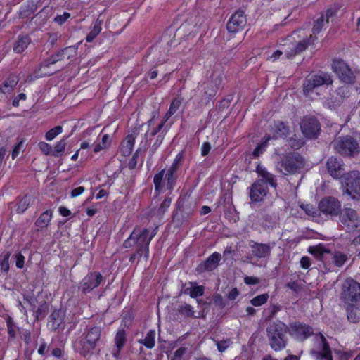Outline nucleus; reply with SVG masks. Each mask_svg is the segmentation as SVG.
<instances>
[{"instance_id": "obj_1", "label": "nucleus", "mask_w": 360, "mask_h": 360, "mask_svg": "<svg viewBox=\"0 0 360 360\" xmlns=\"http://www.w3.org/2000/svg\"><path fill=\"white\" fill-rule=\"evenodd\" d=\"M158 228L150 231L148 228L141 229L136 226L131 231L130 236L124 240L122 246L124 248L135 249L129 257V262L134 263L137 259L136 264L139 259L143 256L146 259L149 257V245L152 239L157 234Z\"/></svg>"}, {"instance_id": "obj_2", "label": "nucleus", "mask_w": 360, "mask_h": 360, "mask_svg": "<svg viewBox=\"0 0 360 360\" xmlns=\"http://www.w3.org/2000/svg\"><path fill=\"white\" fill-rule=\"evenodd\" d=\"M287 332H288V326L281 321H274L268 325L266 334L271 349L278 352L286 347L288 343Z\"/></svg>"}, {"instance_id": "obj_3", "label": "nucleus", "mask_w": 360, "mask_h": 360, "mask_svg": "<svg viewBox=\"0 0 360 360\" xmlns=\"http://www.w3.org/2000/svg\"><path fill=\"white\" fill-rule=\"evenodd\" d=\"M101 328L94 326L88 329L84 337L75 342V349L82 356L86 357L94 354L97 346L101 343Z\"/></svg>"}, {"instance_id": "obj_4", "label": "nucleus", "mask_w": 360, "mask_h": 360, "mask_svg": "<svg viewBox=\"0 0 360 360\" xmlns=\"http://www.w3.org/2000/svg\"><path fill=\"white\" fill-rule=\"evenodd\" d=\"M305 166L304 158L297 152L286 153L278 162L276 168L284 175L300 174Z\"/></svg>"}, {"instance_id": "obj_5", "label": "nucleus", "mask_w": 360, "mask_h": 360, "mask_svg": "<svg viewBox=\"0 0 360 360\" xmlns=\"http://www.w3.org/2000/svg\"><path fill=\"white\" fill-rule=\"evenodd\" d=\"M332 70L342 83L347 85H353L356 83L359 72L352 70L342 59L334 58L332 62Z\"/></svg>"}, {"instance_id": "obj_6", "label": "nucleus", "mask_w": 360, "mask_h": 360, "mask_svg": "<svg viewBox=\"0 0 360 360\" xmlns=\"http://www.w3.org/2000/svg\"><path fill=\"white\" fill-rule=\"evenodd\" d=\"M332 143L336 151L343 156L352 157L359 153L358 141L352 136L339 137Z\"/></svg>"}, {"instance_id": "obj_7", "label": "nucleus", "mask_w": 360, "mask_h": 360, "mask_svg": "<svg viewBox=\"0 0 360 360\" xmlns=\"http://www.w3.org/2000/svg\"><path fill=\"white\" fill-rule=\"evenodd\" d=\"M340 226L347 233L354 232L360 227V217L354 209L345 207L339 214Z\"/></svg>"}, {"instance_id": "obj_8", "label": "nucleus", "mask_w": 360, "mask_h": 360, "mask_svg": "<svg viewBox=\"0 0 360 360\" xmlns=\"http://www.w3.org/2000/svg\"><path fill=\"white\" fill-rule=\"evenodd\" d=\"M333 82L330 73L321 72L319 75H313L308 76L303 84V93L307 96L313 91V90L322 85H331Z\"/></svg>"}, {"instance_id": "obj_9", "label": "nucleus", "mask_w": 360, "mask_h": 360, "mask_svg": "<svg viewBox=\"0 0 360 360\" xmlns=\"http://www.w3.org/2000/svg\"><path fill=\"white\" fill-rule=\"evenodd\" d=\"M341 300L344 304L360 302V283L347 278L342 285Z\"/></svg>"}, {"instance_id": "obj_10", "label": "nucleus", "mask_w": 360, "mask_h": 360, "mask_svg": "<svg viewBox=\"0 0 360 360\" xmlns=\"http://www.w3.org/2000/svg\"><path fill=\"white\" fill-rule=\"evenodd\" d=\"M344 183L346 193L353 199H360V172L354 170L345 174Z\"/></svg>"}, {"instance_id": "obj_11", "label": "nucleus", "mask_w": 360, "mask_h": 360, "mask_svg": "<svg viewBox=\"0 0 360 360\" xmlns=\"http://www.w3.org/2000/svg\"><path fill=\"white\" fill-rule=\"evenodd\" d=\"M289 334L295 340L303 342L314 334L310 326L300 321H294L288 326Z\"/></svg>"}, {"instance_id": "obj_12", "label": "nucleus", "mask_w": 360, "mask_h": 360, "mask_svg": "<svg viewBox=\"0 0 360 360\" xmlns=\"http://www.w3.org/2000/svg\"><path fill=\"white\" fill-rule=\"evenodd\" d=\"M300 128L307 139H316L321 131V124L314 116H305L300 122Z\"/></svg>"}, {"instance_id": "obj_13", "label": "nucleus", "mask_w": 360, "mask_h": 360, "mask_svg": "<svg viewBox=\"0 0 360 360\" xmlns=\"http://www.w3.org/2000/svg\"><path fill=\"white\" fill-rule=\"evenodd\" d=\"M319 210L325 215L338 216L341 212V204L334 197H326L319 203Z\"/></svg>"}, {"instance_id": "obj_14", "label": "nucleus", "mask_w": 360, "mask_h": 360, "mask_svg": "<svg viewBox=\"0 0 360 360\" xmlns=\"http://www.w3.org/2000/svg\"><path fill=\"white\" fill-rule=\"evenodd\" d=\"M103 280V277L100 272H90L79 283V288L83 293L86 294L97 288Z\"/></svg>"}, {"instance_id": "obj_15", "label": "nucleus", "mask_w": 360, "mask_h": 360, "mask_svg": "<svg viewBox=\"0 0 360 360\" xmlns=\"http://www.w3.org/2000/svg\"><path fill=\"white\" fill-rule=\"evenodd\" d=\"M247 19L244 11L238 9L230 18L226 29L230 33H236L243 30L246 25Z\"/></svg>"}, {"instance_id": "obj_16", "label": "nucleus", "mask_w": 360, "mask_h": 360, "mask_svg": "<svg viewBox=\"0 0 360 360\" xmlns=\"http://www.w3.org/2000/svg\"><path fill=\"white\" fill-rule=\"evenodd\" d=\"M268 191L267 185H266L264 179H257L250 186V198L254 202H261L267 195Z\"/></svg>"}, {"instance_id": "obj_17", "label": "nucleus", "mask_w": 360, "mask_h": 360, "mask_svg": "<svg viewBox=\"0 0 360 360\" xmlns=\"http://www.w3.org/2000/svg\"><path fill=\"white\" fill-rule=\"evenodd\" d=\"M221 259V254L215 252L212 253L206 260L202 261L195 268V271L198 274H201L207 271H212L217 268Z\"/></svg>"}, {"instance_id": "obj_18", "label": "nucleus", "mask_w": 360, "mask_h": 360, "mask_svg": "<svg viewBox=\"0 0 360 360\" xmlns=\"http://www.w3.org/2000/svg\"><path fill=\"white\" fill-rule=\"evenodd\" d=\"M326 167L330 175L334 179L344 178L345 165L340 159L330 157L326 162Z\"/></svg>"}, {"instance_id": "obj_19", "label": "nucleus", "mask_w": 360, "mask_h": 360, "mask_svg": "<svg viewBox=\"0 0 360 360\" xmlns=\"http://www.w3.org/2000/svg\"><path fill=\"white\" fill-rule=\"evenodd\" d=\"M250 247L254 256L257 258H266L270 256L273 246L270 244L250 240Z\"/></svg>"}, {"instance_id": "obj_20", "label": "nucleus", "mask_w": 360, "mask_h": 360, "mask_svg": "<svg viewBox=\"0 0 360 360\" xmlns=\"http://www.w3.org/2000/svg\"><path fill=\"white\" fill-rule=\"evenodd\" d=\"M348 321L353 323L360 321V302L344 304Z\"/></svg>"}, {"instance_id": "obj_21", "label": "nucleus", "mask_w": 360, "mask_h": 360, "mask_svg": "<svg viewBox=\"0 0 360 360\" xmlns=\"http://www.w3.org/2000/svg\"><path fill=\"white\" fill-rule=\"evenodd\" d=\"M308 252L313 255L316 259L323 262L325 264L329 259V255H331V251L326 248L322 244L310 246L308 249Z\"/></svg>"}, {"instance_id": "obj_22", "label": "nucleus", "mask_w": 360, "mask_h": 360, "mask_svg": "<svg viewBox=\"0 0 360 360\" xmlns=\"http://www.w3.org/2000/svg\"><path fill=\"white\" fill-rule=\"evenodd\" d=\"M319 337L321 349L318 352H313L312 354L321 360H333L332 352L327 340L321 333H319Z\"/></svg>"}, {"instance_id": "obj_23", "label": "nucleus", "mask_w": 360, "mask_h": 360, "mask_svg": "<svg viewBox=\"0 0 360 360\" xmlns=\"http://www.w3.org/2000/svg\"><path fill=\"white\" fill-rule=\"evenodd\" d=\"M127 340L126 330L124 328L119 329L114 339L115 349L112 351V354L115 358H119L120 352L125 345Z\"/></svg>"}, {"instance_id": "obj_24", "label": "nucleus", "mask_w": 360, "mask_h": 360, "mask_svg": "<svg viewBox=\"0 0 360 360\" xmlns=\"http://www.w3.org/2000/svg\"><path fill=\"white\" fill-rule=\"evenodd\" d=\"M256 172L259 176L262 177L261 179H264L266 185L267 183L273 188H276L277 182L275 176L271 173L269 172L265 168L260 165H258L256 168Z\"/></svg>"}, {"instance_id": "obj_25", "label": "nucleus", "mask_w": 360, "mask_h": 360, "mask_svg": "<svg viewBox=\"0 0 360 360\" xmlns=\"http://www.w3.org/2000/svg\"><path fill=\"white\" fill-rule=\"evenodd\" d=\"M31 43V38L28 35H20L13 46V51L17 53L23 52Z\"/></svg>"}, {"instance_id": "obj_26", "label": "nucleus", "mask_w": 360, "mask_h": 360, "mask_svg": "<svg viewBox=\"0 0 360 360\" xmlns=\"http://www.w3.org/2000/svg\"><path fill=\"white\" fill-rule=\"evenodd\" d=\"M53 212L51 210H47L42 212L35 221V226L41 229L49 226L52 219Z\"/></svg>"}, {"instance_id": "obj_27", "label": "nucleus", "mask_w": 360, "mask_h": 360, "mask_svg": "<svg viewBox=\"0 0 360 360\" xmlns=\"http://www.w3.org/2000/svg\"><path fill=\"white\" fill-rule=\"evenodd\" d=\"M178 171L176 169L169 168L165 174V181L166 182V187L167 190H172L176 183L178 178Z\"/></svg>"}, {"instance_id": "obj_28", "label": "nucleus", "mask_w": 360, "mask_h": 360, "mask_svg": "<svg viewBox=\"0 0 360 360\" xmlns=\"http://www.w3.org/2000/svg\"><path fill=\"white\" fill-rule=\"evenodd\" d=\"M330 259L336 266L341 267L347 261L348 257L342 252L335 251L334 252H331V255H329L328 260Z\"/></svg>"}, {"instance_id": "obj_29", "label": "nucleus", "mask_w": 360, "mask_h": 360, "mask_svg": "<svg viewBox=\"0 0 360 360\" xmlns=\"http://www.w3.org/2000/svg\"><path fill=\"white\" fill-rule=\"evenodd\" d=\"M290 132L289 126L286 125L284 122H280L275 125L274 132L273 137L274 139L285 138Z\"/></svg>"}, {"instance_id": "obj_30", "label": "nucleus", "mask_w": 360, "mask_h": 360, "mask_svg": "<svg viewBox=\"0 0 360 360\" xmlns=\"http://www.w3.org/2000/svg\"><path fill=\"white\" fill-rule=\"evenodd\" d=\"M221 79L217 77L210 83L207 84L205 87V94L207 95L208 98H212L215 96L218 89V86L221 84Z\"/></svg>"}, {"instance_id": "obj_31", "label": "nucleus", "mask_w": 360, "mask_h": 360, "mask_svg": "<svg viewBox=\"0 0 360 360\" xmlns=\"http://www.w3.org/2000/svg\"><path fill=\"white\" fill-rule=\"evenodd\" d=\"M316 39V37H314L313 35H310L309 38L304 39L299 41L296 44V46L293 48V49L292 50V52L291 55L295 56L297 53H302V51H304V50L307 49V48L310 44L311 41L312 42H314Z\"/></svg>"}, {"instance_id": "obj_32", "label": "nucleus", "mask_w": 360, "mask_h": 360, "mask_svg": "<svg viewBox=\"0 0 360 360\" xmlns=\"http://www.w3.org/2000/svg\"><path fill=\"white\" fill-rule=\"evenodd\" d=\"M155 331L154 330H150L145 338L138 340V342L143 345L148 349H152L155 346Z\"/></svg>"}, {"instance_id": "obj_33", "label": "nucleus", "mask_w": 360, "mask_h": 360, "mask_svg": "<svg viewBox=\"0 0 360 360\" xmlns=\"http://www.w3.org/2000/svg\"><path fill=\"white\" fill-rule=\"evenodd\" d=\"M18 79L15 76H11L6 80H5L0 88L1 91L3 94L10 93L13 89L18 84Z\"/></svg>"}, {"instance_id": "obj_34", "label": "nucleus", "mask_w": 360, "mask_h": 360, "mask_svg": "<svg viewBox=\"0 0 360 360\" xmlns=\"http://www.w3.org/2000/svg\"><path fill=\"white\" fill-rule=\"evenodd\" d=\"M165 169H162L158 174H156L153 178V183L155 185V189L156 191L160 192L165 186Z\"/></svg>"}, {"instance_id": "obj_35", "label": "nucleus", "mask_w": 360, "mask_h": 360, "mask_svg": "<svg viewBox=\"0 0 360 360\" xmlns=\"http://www.w3.org/2000/svg\"><path fill=\"white\" fill-rule=\"evenodd\" d=\"M148 148V144L147 141H146V143L143 146V148H138L136 151L134 153V154L132 155V157L130 158L129 162H128V168L131 170L134 169L137 165V158L139 157V154L144 153Z\"/></svg>"}, {"instance_id": "obj_36", "label": "nucleus", "mask_w": 360, "mask_h": 360, "mask_svg": "<svg viewBox=\"0 0 360 360\" xmlns=\"http://www.w3.org/2000/svg\"><path fill=\"white\" fill-rule=\"evenodd\" d=\"M7 330L8 334V340H13L16 338L17 331L19 328L15 325L11 317H8L6 319Z\"/></svg>"}, {"instance_id": "obj_37", "label": "nucleus", "mask_w": 360, "mask_h": 360, "mask_svg": "<svg viewBox=\"0 0 360 360\" xmlns=\"http://www.w3.org/2000/svg\"><path fill=\"white\" fill-rule=\"evenodd\" d=\"M49 311V304L46 302H41L37 308V309L34 311L35 313V320L41 321L43 320Z\"/></svg>"}, {"instance_id": "obj_38", "label": "nucleus", "mask_w": 360, "mask_h": 360, "mask_svg": "<svg viewBox=\"0 0 360 360\" xmlns=\"http://www.w3.org/2000/svg\"><path fill=\"white\" fill-rule=\"evenodd\" d=\"M77 49V47L75 46H68L62 49L58 50L55 53L51 55L52 59L53 60V62H56V63L58 61H60L63 60L65 58V54L70 51H72L75 52V50Z\"/></svg>"}, {"instance_id": "obj_39", "label": "nucleus", "mask_w": 360, "mask_h": 360, "mask_svg": "<svg viewBox=\"0 0 360 360\" xmlns=\"http://www.w3.org/2000/svg\"><path fill=\"white\" fill-rule=\"evenodd\" d=\"M288 143L290 148L293 150H299L305 143L303 138L298 137L296 134L288 139Z\"/></svg>"}, {"instance_id": "obj_40", "label": "nucleus", "mask_w": 360, "mask_h": 360, "mask_svg": "<svg viewBox=\"0 0 360 360\" xmlns=\"http://www.w3.org/2000/svg\"><path fill=\"white\" fill-rule=\"evenodd\" d=\"M177 311L186 317H195L193 308L186 303H181L178 306Z\"/></svg>"}, {"instance_id": "obj_41", "label": "nucleus", "mask_w": 360, "mask_h": 360, "mask_svg": "<svg viewBox=\"0 0 360 360\" xmlns=\"http://www.w3.org/2000/svg\"><path fill=\"white\" fill-rule=\"evenodd\" d=\"M11 256V253L8 251H4L0 255V266L1 269L4 273H8L9 271V258Z\"/></svg>"}, {"instance_id": "obj_42", "label": "nucleus", "mask_w": 360, "mask_h": 360, "mask_svg": "<svg viewBox=\"0 0 360 360\" xmlns=\"http://www.w3.org/2000/svg\"><path fill=\"white\" fill-rule=\"evenodd\" d=\"M101 22L96 21L90 31V32L87 34L86 40L88 42H91L101 32Z\"/></svg>"}, {"instance_id": "obj_43", "label": "nucleus", "mask_w": 360, "mask_h": 360, "mask_svg": "<svg viewBox=\"0 0 360 360\" xmlns=\"http://www.w3.org/2000/svg\"><path fill=\"white\" fill-rule=\"evenodd\" d=\"M181 104V101L179 98H176L173 99L170 104L169 108L165 115L164 120L165 121H167L169 117H171L172 115H174L177 111V110L179 108Z\"/></svg>"}, {"instance_id": "obj_44", "label": "nucleus", "mask_w": 360, "mask_h": 360, "mask_svg": "<svg viewBox=\"0 0 360 360\" xmlns=\"http://www.w3.org/2000/svg\"><path fill=\"white\" fill-rule=\"evenodd\" d=\"M111 143L110 136L108 134H105L102 136L101 142L97 143L94 148V153H98L101 150L107 148L110 146Z\"/></svg>"}, {"instance_id": "obj_45", "label": "nucleus", "mask_w": 360, "mask_h": 360, "mask_svg": "<svg viewBox=\"0 0 360 360\" xmlns=\"http://www.w3.org/2000/svg\"><path fill=\"white\" fill-rule=\"evenodd\" d=\"M30 199L27 195H25L23 198L20 199L16 204V211L18 213L24 212L29 207Z\"/></svg>"}, {"instance_id": "obj_46", "label": "nucleus", "mask_w": 360, "mask_h": 360, "mask_svg": "<svg viewBox=\"0 0 360 360\" xmlns=\"http://www.w3.org/2000/svg\"><path fill=\"white\" fill-rule=\"evenodd\" d=\"M66 146L65 139L63 138L60 141H58L53 150V156L60 157L65 150Z\"/></svg>"}, {"instance_id": "obj_47", "label": "nucleus", "mask_w": 360, "mask_h": 360, "mask_svg": "<svg viewBox=\"0 0 360 360\" xmlns=\"http://www.w3.org/2000/svg\"><path fill=\"white\" fill-rule=\"evenodd\" d=\"M167 132V129H164L156 137V140L155 143L152 145L151 148L150 150V155H153L158 148L161 145L162 141L164 139V136Z\"/></svg>"}, {"instance_id": "obj_48", "label": "nucleus", "mask_w": 360, "mask_h": 360, "mask_svg": "<svg viewBox=\"0 0 360 360\" xmlns=\"http://www.w3.org/2000/svg\"><path fill=\"white\" fill-rule=\"evenodd\" d=\"M269 299V295L267 293L257 295L250 300V302L255 307H259L265 304Z\"/></svg>"}, {"instance_id": "obj_49", "label": "nucleus", "mask_w": 360, "mask_h": 360, "mask_svg": "<svg viewBox=\"0 0 360 360\" xmlns=\"http://www.w3.org/2000/svg\"><path fill=\"white\" fill-rule=\"evenodd\" d=\"M50 319L56 325L55 329H56L63 321V314L60 310H54L50 315Z\"/></svg>"}, {"instance_id": "obj_50", "label": "nucleus", "mask_w": 360, "mask_h": 360, "mask_svg": "<svg viewBox=\"0 0 360 360\" xmlns=\"http://www.w3.org/2000/svg\"><path fill=\"white\" fill-rule=\"evenodd\" d=\"M269 139H267L266 141H262L259 143L257 147L254 149V150L252 153V155L253 158H257L260 156L266 150V148L267 147V141Z\"/></svg>"}, {"instance_id": "obj_51", "label": "nucleus", "mask_w": 360, "mask_h": 360, "mask_svg": "<svg viewBox=\"0 0 360 360\" xmlns=\"http://www.w3.org/2000/svg\"><path fill=\"white\" fill-rule=\"evenodd\" d=\"M136 136L134 134H129L127 136L125 139L126 141V149L124 150V153L130 154L132 152L134 143H135Z\"/></svg>"}, {"instance_id": "obj_52", "label": "nucleus", "mask_w": 360, "mask_h": 360, "mask_svg": "<svg viewBox=\"0 0 360 360\" xmlns=\"http://www.w3.org/2000/svg\"><path fill=\"white\" fill-rule=\"evenodd\" d=\"M165 122H166V121L164 120L155 128H154L151 131V132L149 133L148 131H147L145 134V138L146 139V141H148V138H150V139L151 137L156 136L158 133L160 134L164 129L163 127H164ZM147 144L148 145V143H147Z\"/></svg>"}, {"instance_id": "obj_53", "label": "nucleus", "mask_w": 360, "mask_h": 360, "mask_svg": "<svg viewBox=\"0 0 360 360\" xmlns=\"http://www.w3.org/2000/svg\"><path fill=\"white\" fill-rule=\"evenodd\" d=\"M62 131H63V128L61 126H56L46 133L45 138L47 141H51L56 136L60 134L62 132Z\"/></svg>"}, {"instance_id": "obj_54", "label": "nucleus", "mask_w": 360, "mask_h": 360, "mask_svg": "<svg viewBox=\"0 0 360 360\" xmlns=\"http://www.w3.org/2000/svg\"><path fill=\"white\" fill-rule=\"evenodd\" d=\"M324 15H321L316 20L314 21L312 31L314 34L319 33L324 25Z\"/></svg>"}, {"instance_id": "obj_55", "label": "nucleus", "mask_w": 360, "mask_h": 360, "mask_svg": "<svg viewBox=\"0 0 360 360\" xmlns=\"http://www.w3.org/2000/svg\"><path fill=\"white\" fill-rule=\"evenodd\" d=\"M172 202V199L170 198H166L165 200L162 202L160 207L157 210V213L159 215H162L166 210L169 207Z\"/></svg>"}, {"instance_id": "obj_56", "label": "nucleus", "mask_w": 360, "mask_h": 360, "mask_svg": "<svg viewBox=\"0 0 360 360\" xmlns=\"http://www.w3.org/2000/svg\"><path fill=\"white\" fill-rule=\"evenodd\" d=\"M183 160H184V152L181 151L176 155L172 165L170 166V168H172V169H174L176 170H179L180 167L183 162Z\"/></svg>"}, {"instance_id": "obj_57", "label": "nucleus", "mask_w": 360, "mask_h": 360, "mask_svg": "<svg viewBox=\"0 0 360 360\" xmlns=\"http://www.w3.org/2000/svg\"><path fill=\"white\" fill-rule=\"evenodd\" d=\"M205 288L202 285H198L196 283L193 286L192 291L190 296L192 298H195L202 296L204 294Z\"/></svg>"}, {"instance_id": "obj_58", "label": "nucleus", "mask_w": 360, "mask_h": 360, "mask_svg": "<svg viewBox=\"0 0 360 360\" xmlns=\"http://www.w3.org/2000/svg\"><path fill=\"white\" fill-rule=\"evenodd\" d=\"M285 286L288 288L291 289L296 293H298L302 288L303 284L299 281H290L285 284Z\"/></svg>"}, {"instance_id": "obj_59", "label": "nucleus", "mask_w": 360, "mask_h": 360, "mask_svg": "<svg viewBox=\"0 0 360 360\" xmlns=\"http://www.w3.org/2000/svg\"><path fill=\"white\" fill-rule=\"evenodd\" d=\"M336 93L342 98H349L350 96L349 88L346 85L338 87L336 90Z\"/></svg>"}, {"instance_id": "obj_60", "label": "nucleus", "mask_w": 360, "mask_h": 360, "mask_svg": "<svg viewBox=\"0 0 360 360\" xmlns=\"http://www.w3.org/2000/svg\"><path fill=\"white\" fill-rule=\"evenodd\" d=\"M39 147L45 155H53V149L49 143L41 141L39 143Z\"/></svg>"}, {"instance_id": "obj_61", "label": "nucleus", "mask_w": 360, "mask_h": 360, "mask_svg": "<svg viewBox=\"0 0 360 360\" xmlns=\"http://www.w3.org/2000/svg\"><path fill=\"white\" fill-rule=\"evenodd\" d=\"M216 345L217 346V349L220 352H224L230 345V339H226L221 341H217Z\"/></svg>"}, {"instance_id": "obj_62", "label": "nucleus", "mask_w": 360, "mask_h": 360, "mask_svg": "<svg viewBox=\"0 0 360 360\" xmlns=\"http://www.w3.org/2000/svg\"><path fill=\"white\" fill-rule=\"evenodd\" d=\"M214 304L221 309H223L225 307V302L223 299V297L220 294H215L213 297Z\"/></svg>"}, {"instance_id": "obj_63", "label": "nucleus", "mask_w": 360, "mask_h": 360, "mask_svg": "<svg viewBox=\"0 0 360 360\" xmlns=\"http://www.w3.org/2000/svg\"><path fill=\"white\" fill-rule=\"evenodd\" d=\"M186 352V349L185 347H179L174 352V355L170 360H181Z\"/></svg>"}, {"instance_id": "obj_64", "label": "nucleus", "mask_w": 360, "mask_h": 360, "mask_svg": "<svg viewBox=\"0 0 360 360\" xmlns=\"http://www.w3.org/2000/svg\"><path fill=\"white\" fill-rule=\"evenodd\" d=\"M70 17V14L69 13L65 12L63 15H57L54 21L59 25L63 24Z\"/></svg>"}]
</instances>
